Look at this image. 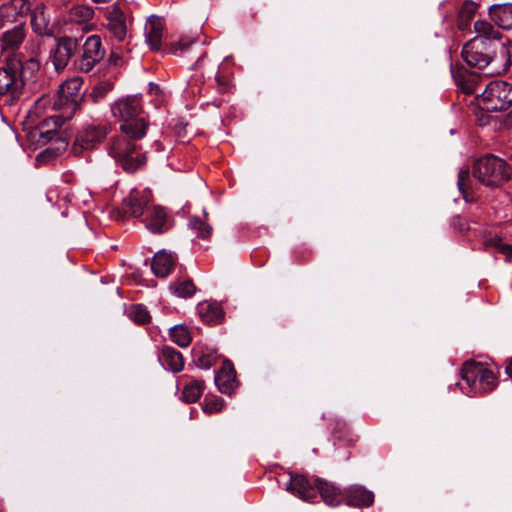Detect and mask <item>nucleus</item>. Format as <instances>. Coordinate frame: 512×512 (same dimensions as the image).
Here are the masks:
<instances>
[{"label":"nucleus","mask_w":512,"mask_h":512,"mask_svg":"<svg viewBox=\"0 0 512 512\" xmlns=\"http://www.w3.org/2000/svg\"><path fill=\"white\" fill-rule=\"evenodd\" d=\"M476 37L469 40L462 49V58L470 67L486 68L492 61L488 51L491 40H500L502 34L486 20L474 22Z\"/></svg>","instance_id":"1"},{"label":"nucleus","mask_w":512,"mask_h":512,"mask_svg":"<svg viewBox=\"0 0 512 512\" xmlns=\"http://www.w3.org/2000/svg\"><path fill=\"white\" fill-rule=\"evenodd\" d=\"M286 490L307 502H313L317 492H319L324 502L329 506H338L342 499L345 500V490H340L333 483L317 479L314 486L305 476L293 473H289Z\"/></svg>","instance_id":"2"},{"label":"nucleus","mask_w":512,"mask_h":512,"mask_svg":"<svg viewBox=\"0 0 512 512\" xmlns=\"http://www.w3.org/2000/svg\"><path fill=\"white\" fill-rule=\"evenodd\" d=\"M142 111L141 99L138 96L121 98L111 106L112 115L121 122V132L135 139H142L147 132L148 123L141 116Z\"/></svg>","instance_id":"3"},{"label":"nucleus","mask_w":512,"mask_h":512,"mask_svg":"<svg viewBox=\"0 0 512 512\" xmlns=\"http://www.w3.org/2000/svg\"><path fill=\"white\" fill-rule=\"evenodd\" d=\"M463 383H456L462 392L468 396L491 391L497 381L494 373L486 364L480 362H466L461 370Z\"/></svg>","instance_id":"4"},{"label":"nucleus","mask_w":512,"mask_h":512,"mask_svg":"<svg viewBox=\"0 0 512 512\" xmlns=\"http://www.w3.org/2000/svg\"><path fill=\"white\" fill-rule=\"evenodd\" d=\"M131 135L123 133L112 138L109 155L115 159L126 172L133 173L145 164L146 158Z\"/></svg>","instance_id":"5"},{"label":"nucleus","mask_w":512,"mask_h":512,"mask_svg":"<svg viewBox=\"0 0 512 512\" xmlns=\"http://www.w3.org/2000/svg\"><path fill=\"white\" fill-rule=\"evenodd\" d=\"M473 176L487 187H498L510 179L511 169L502 158L486 154L475 161Z\"/></svg>","instance_id":"6"},{"label":"nucleus","mask_w":512,"mask_h":512,"mask_svg":"<svg viewBox=\"0 0 512 512\" xmlns=\"http://www.w3.org/2000/svg\"><path fill=\"white\" fill-rule=\"evenodd\" d=\"M481 108L487 112L508 109L512 105V84L503 80H494L487 84L480 97Z\"/></svg>","instance_id":"7"},{"label":"nucleus","mask_w":512,"mask_h":512,"mask_svg":"<svg viewBox=\"0 0 512 512\" xmlns=\"http://www.w3.org/2000/svg\"><path fill=\"white\" fill-rule=\"evenodd\" d=\"M21 77L20 59L16 57L7 59L0 67V96L10 101L19 99L24 88Z\"/></svg>","instance_id":"8"},{"label":"nucleus","mask_w":512,"mask_h":512,"mask_svg":"<svg viewBox=\"0 0 512 512\" xmlns=\"http://www.w3.org/2000/svg\"><path fill=\"white\" fill-rule=\"evenodd\" d=\"M83 80L80 77H74L65 81L59 89L55 105L62 109V117L70 118L83 100L82 92Z\"/></svg>","instance_id":"9"},{"label":"nucleus","mask_w":512,"mask_h":512,"mask_svg":"<svg viewBox=\"0 0 512 512\" xmlns=\"http://www.w3.org/2000/svg\"><path fill=\"white\" fill-rule=\"evenodd\" d=\"M104 56L102 40L99 35L93 34L85 39L74 60V65L80 72L88 73L103 60Z\"/></svg>","instance_id":"10"},{"label":"nucleus","mask_w":512,"mask_h":512,"mask_svg":"<svg viewBox=\"0 0 512 512\" xmlns=\"http://www.w3.org/2000/svg\"><path fill=\"white\" fill-rule=\"evenodd\" d=\"M78 40L71 36L55 38V45L49 50L46 65H51L57 72H63L78 49Z\"/></svg>","instance_id":"11"},{"label":"nucleus","mask_w":512,"mask_h":512,"mask_svg":"<svg viewBox=\"0 0 512 512\" xmlns=\"http://www.w3.org/2000/svg\"><path fill=\"white\" fill-rule=\"evenodd\" d=\"M152 201V192L150 189H133L127 197L123 199L122 210L134 218L144 215L145 210L149 208Z\"/></svg>","instance_id":"12"},{"label":"nucleus","mask_w":512,"mask_h":512,"mask_svg":"<svg viewBox=\"0 0 512 512\" xmlns=\"http://www.w3.org/2000/svg\"><path fill=\"white\" fill-rule=\"evenodd\" d=\"M172 52L177 54L188 53L190 60H195L191 68L200 67V63L206 55L204 43L200 40L199 35L192 37L182 36L177 43L173 45Z\"/></svg>","instance_id":"13"},{"label":"nucleus","mask_w":512,"mask_h":512,"mask_svg":"<svg viewBox=\"0 0 512 512\" xmlns=\"http://www.w3.org/2000/svg\"><path fill=\"white\" fill-rule=\"evenodd\" d=\"M146 229L153 234H163L171 227L166 210L159 205H150L142 215Z\"/></svg>","instance_id":"14"},{"label":"nucleus","mask_w":512,"mask_h":512,"mask_svg":"<svg viewBox=\"0 0 512 512\" xmlns=\"http://www.w3.org/2000/svg\"><path fill=\"white\" fill-rule=\"evenodd\" d=\"M26 0H10L0 6V30L11 24L23 22L21 19L29 10Z\"/></svg>","instance_id":"15"},{"label":"nucleus","mask_w":512,"mask_h":512,"mask_svg":"<svg viewBox=\"0 0 512 512\" xmlns=\"http://www.w3.org/2000/svg\"><path fill=\"white\" fill-rule=\"evenodd\" d=\"M106 136L103 128L95 126H87L83 128L76 137L74 150H90L100 144Z\"/></svg>","instance_id":"16"},{"label":"nucleus","mask_w":512,"mask_h":512,"mask_svg":"<svg viewBox=\"0 0 512 512\" xmlns=\"http://www.w3.org/2000/svg\"><path fill=\"white\" fill-rule=\"evenodd\" d=\"M94 17V9L89 5L76 4L71 6L65 15V22L67 24H77L83 31L92 29L90 21Z\"/></svg>","instance_id":"17"},{"label":"nucleus","mask_w":512,"mask_h":512,"mask_svg":"<svg viewBox=\"0 0 512 512\" xmlns=\"http://www.w3.org/2000/svg\"><path fill=\"white\" fill-rule=\"evenodd\" d=\"M200 319L209 325L220 324L224 319L222 304L214 300H205L197 305Z\"/></svg>","instance_id":"18"},{"label":"nucleus","mask_w":512,"mask_h":512,"mask_svg":"<svg viewBox=\"0 0 512 512\" xmlns=\"http://www.w3.org/2000/svg\"><path fill=\"white\" fill-rule=\"evenodd\" d=\"M178 383L182 385L181 399L186 403H195L205 388L204 381L189 375H182Z\"/></svg>","instance_id":"19"},{"label":"nucleus","mask_w":512,"mask_h":512,"mask_svg":"<svg viewBox=\"0 0 512 512\" xmlns=\"http://www.w3.org/2000/svg\"><path fill=\"white\" fill-rule=\"evenodd\" d=\"M164 21L161 17L152 15L145 24L146 42L152 50H159L162 44Z\"/></svg>","instance_id":"20"},{"label":"nucleus","mask_w":512,"mask_h":512,"mask_svg":"<svg viewBox=\"0 0 512 512\" xmlns=\"http://www.w3.org/2000/svg\"><path fill=\"white\" fill-rule=\"evenodd\" d=\"M107 28L111 35L122 42L127 36V24L123 11L118 7H113L107 14Z\"/></svg>","instance_id":"21"},{"label":"nucleus","mask_w":512,"mask_h":512,"mask_svg":"<svg viewBox=\"0 0 512 512\" xmlns=\"http://www.w3.org/2000/svg\"><path fill=\"white\" fill-rule=\"evenodd\" d=\"M26 37L25 23L19 22L13 28L6 30L0 36V45L2 50H16L23 43Z\"/></svg>","instance_id":"22"},{"label":"nucleus","mask_w":512,"mask_h":512,"mask_svg":"<svg viewBox=\"0 0 512 512\" xmlns=\"http://www.w3.org/2000/svg\"><path fill=\"white\" fill-rule=\"evenodd\" d=\"M158 359L164 369L178 373L184 368V358L181 352L171 346H163Z\"/></svg>","instance_id":"23"},{"label":"nucleus","mask_w":512,"mask_h":512,"mask_svg":"<svg viewBox=\"0 0 512 512\" xmlns=\"http://www.w3.org/2000/svg\"><path fill=\"white\" fill-rule=\"evenodd\" d=\"M345 502L350 506L368 507L374 502V494L362 486L353 485L345 489Z\"/></svg>","instance_id":"24"},{"label":"nucleus","mask_w":512,"mask_h":512,"mask_svg":"<svg viewBox=\"0 0 512 512\" xmlns=\"http://www.w3.org/2000/svg\"><path fill=\"white\" fill-rule=\"evenodd\" d=\"M489 16L500 28L504 30L512 29V3L491 5Z\"/></svg>","instance_id":"25"},{"label":"nucleus","mask_w":512,"mask_h":512,"mask_svg":"<svg viewBox=\"0 0 512 512\" xmlns=\"http://www.w3.org/2000/svg\"><path fill=\"white\" fill-rule=\"evenodd\" d=\"M176 263V257L166 251L157 252L152 260L151 269L157 277L164 278L168 276Z\"/></svg>","instance_id":"26"},{"label":"nucleus","mask_w":512,"mask_h":512,"mask_svg":"<svg viewBox=\"0 0 512 512\" xmlns=\"http://www.w3.org/2000/svg\"><path fill=\"white\" fill-rule=\"evenodd\" d=\"M31 26L33 31L40 35H50V17L44 4H37L31 13Z\"/></svg>","instance_id":"27"},{"label":"nucleus","mask_w":512,"mask_h":512,"mask_svg":"<svg viewBox=\"0 0 512 512\" xmlns=\"http://www.w3.org/2000/svg\"><path fill=\"white\" fill-rule=\"evenodd\" d=\"M55 110H61L55 105V100L50 95H43L35 101L30 114L37 118L47 115L46 120H53L57 124L59 116L49 114Z\"/></svg>","instance_id":"28"},{"label":"nucleus","mask_w":512,"mask_h":512,"mask_svg":"<svg viewBox=\"0 0 512 512\" xmlns=\"http://www.w3.org/2000/svg\"><path fill=\"white\" fill-rule=\"evenodd\" d=\"M478 10V5L473 1H466L463 3L458 14V28L465 32L470 30V22L475 17Z\"/></svg>","instance_id":"29"},{"label":"nucleus","mask_w":512,"mask_h":512,"mask_svg":"<svg viewBox=\"0 0 512 512\" xmlns=\"http://www.w3.org/2000/svg\"><path fill=\"white\" fill-rule=\"evenodd\" d=\"M169 336L179 347H188L192 342L190 329L184 324H178L169 329Z\"/></svg>","instance_id":"30"},{"label":"nucleus","mask_w":512,"mask_h":512,"mask_svg":"<svg viewBox=\"0 0 512 512\" xmlns=\"http://www.w3.org/2000/svg\"><path fill=\"white\" fill-rule=\"evenodd\" d=\"M220 360V356L213 348L204 347L196 353L195 363L201 369H210Z\"/></svg>","instance_id":"31"},{"label":"nucleus","mask_w":512,"mask_h":512,"mask_svg":"<svg viewBox=\"0 0 512 512\" xmlns=\"http://www.w3.org/2000/svg\"><path fill=\"white\" fill-rule=\"evenodd\" d=\"M483 245L486 249L495 248L497 253L503 256L505 262H512V246L503 243L500 237L489 236L485 238Z\"/></svg>","instance_id":"32"},{"label":"nucleus","mask_w":512,"mask_h":512,"mask_svg":"<svg viewBox=\"0 0 512 512\" xmlns=\"http://www.w3.org/2000/svg\"><path fill=\"white\" fill-rule=\"evenodd\" d=\"M169 288L174 295L180 298H189L196 292V287L190 279L174 281Z\"/></svg>","instance_id":"33"},{"label":"nucleus","mask_w":512,"mask_h":512,"mask_svg":"<svg viewBox=\"0 0 512 512\" xmlns=\"http://www.w3.org/2000/svg\"><path fill=\"white\" fill-rule=\"evenodd\" d=\"M125 312L128 318L137 324H147L151 321V315L143 304H132Z\"/></svg>","instance_id":"34"},{"label":"nucleus","mask_w":512,"mask_h":512,"mask_svg":"<svg viewBox=\"0 0 512 512\" xmlns=\"http://www.w3.org/2000/svg\"><path fill=\"white\" fill-rule=\"evenodd\" d=\"M189 228L197 237L205 239L210 235L211 227L199 217L189 219Z\"/></svg>","instance_id":"35"},{"label":"nucleus","mask_w":512,"mask_h":512,"mask_svg":"<svg viewBox=\"0 0 512 512\" xmlns=\"http://www.w3.org/2000/svg\"><path fill=\"white\" fill-rule=\"evenodd\" d=\"M223 408V402L220 397L212 394H207L203 402V411L206 414H214L221 412Z\"/></svg>","instance_id":"36"},{"label":"nucleus","mask_w":512,"mask_h":512,"mask_svg":"<svg viewBox=\"0 0 512 512\" xmlns=\"http://www.w3.org/2000/svg\"><path fill=\"white\" fill-rule=\"evenodd\" d=\"M20 66H21V78L23 80V83L30 79L36 72H38L40 68V64L37 60L30 58L22 62L20 60Z\"/></svg>","instance_id":"37"},{"label":"nucleus","mask_w":512,"mask_h":512,"mask_svg":"<svg viewBox=\"0 0 512 512\" xmlns=\"http://www.w3.org/2000/svg\"><path fill=\"white\" fill-rule=\"evenodd\" d=\"M226 393H232L238 386L239 383L236 380V371L231 361L226 359Z\"/></svg>","instance_id":"38"},{"label":"nucleus","mask_w":512,"mask_h":512,"mask_svg":"<svg viewBox=\"0 0 512 512\" xmlns=\"http://www.w3.org/2000/svg\"><path fill=\"white\" fill-rule=\"evenodd\" d=\"M469 181V171L468 170H461L459 173H458V181H457V185H458V188H459V191L464 194V197L466 198L465 196V190H466V186H467V182Z\"/></svg>","instance_id":"39"},{"label":"nucleus","mask_w":512,"mask_h":512,"mask_svg":"<svg viewBox=\"0 0 512 512\" xmlns=\"http://www.w3.org/2000/svg\"><path fill=\"white\" fill-rule=\"evenodd\" d=\"M223 374H224V360L222 361L220 368L216 371L215 377H214L215 385L217 386V388L220 392L223 391V387H224Z\"/></svg>","instance_id":"40"},{"label":"nucleus","mask_w":512,"mask_h":512,"mask_svg":"<svg viewBox=\"0 0 512 512\" xmlns=\"http://www.w3.org/2000/svg\"><path fill=\"white\" fill-rule=\"evenodd\" d=\"M106 92H107V89L105 88V86L98 85V86L94 87V89L92 90L91 96L94 99H98L100 97H103L106 94Z\"/></svg>","instance_id":"41"},{"label":"nucleus","mask_w":512,"mask_h":512,"mask_svg":"<svg viewBox=\"0 0 512 512\" xmlns=\"http://www.w3.org/2000/svg\"><path fill=\"white\" fill-rule=\"evenodd\" d=\"M94 3H108L111 0H92Z\"/></svg>","instance_id":"42"},{"label":"nucleus","mask_w":512,"mask_h":512,"mask_svg":"<svg viewBox=\"0 0 512 512\" xmlns=\"http://www.w3.org/2000/svg\"><path fill=\"white\" fill-rule=\"evenodd\" d=\"M216 81L218 82L219 86H222L221 76L219 74L216 75Z\"/></svg>","instance_id":"43"},{"label":"nucleus","mask_w":512,"mask_h":512,"mask_svg":"<svg viewBox=\"0 0 512 512\" xmlns=\"http://www.w3.org/2000/svg\"><path fill=\"white\" fill-rule=\"evenodd\" d=\"M511 64H512V61H511V60H509V62L506 64L505 69H506L508 66H510Z\"/></svg>","instance_id":"44"}]
</instances>
